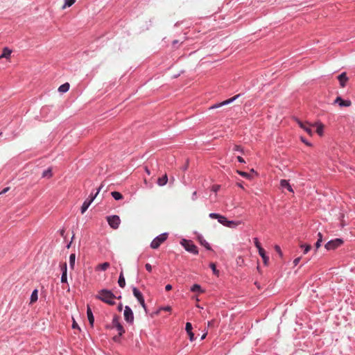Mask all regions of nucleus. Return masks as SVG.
Returning <instances> with one entry per match:
<instances>
[{"label":"nucleus","instance_id":"7","mask_svg":"<svg viewBox=\"0 0 355 355\" xmlns=\"http://www.w3.org/2000/svg\"><path fill=\"white\" fill-rule=\"evenodd\" d=\"M132 294H133L134 297L137 299L138 303L142 306V308L144 309L146 313L148 314V310L147 306L145 303V299H144L143 293L136 286H132Z\"/></svg>","mask_w":355,"mask_h":355},{"label":"nucleus","instance_id":"46","mask_svg":"<svg viewBox=\"0 0 355 355\" xmlns=\"http://www.w3.org/2000/svg\"><path fill=\"white\" fill-rule=\"evenodd\" d=\"M300 260H301V257H297V258H295V259L293 260V266H297V265H298V263H300Z\"/></svg>","mask_w":355,"mask_h":355},{"label":"nucleus","instance_id":"42","mask_svg":"<svg viewBox=\"0 0 355 355\" xmlns=\"http://www.w3.org/2000/svg\"><path fill=\"white\" fill-rule=\"evenodd\" d=\"M237 172L239 175H241L243 178H245L248 179H249L250 178V175L246 172H243V171H238Z\"/></svg>","mask_w":355,"mask_h":355},{"label":"nucleus","instance_id":"54","mask_svg":"<svg viewBox=\"0 0 355 355\" xmlns=\"http://www.w3.org/2000/svg\"><path fill=\"white\" fill-rule=\"evenodd\" d=\"M9 188L7 187V188H5L1 192H0V195L6 193L7 191H8Z\"/></svg>","mask_w":355,"mask_h":355},{"label":"nucleus","instance_id":"48","mask_svg":"<svg viewBox=\"0 0 355 355\" xmlns=\"http://www.w3.org/2000/svg\"><path fill=\"white\" fill-rule=\"evenodd\" d=\"M172 288H173V286H172V285H171V284H166V285L165 286V290H166V291H171V290L172 289Z\"/></svg>","mask_w":355,"mask_h":355},{"label":"nucleus","instance_id":"37","mask_svg":"<svg viewBox=\"0 0 355 355\" xmlns=\"http://www.w3.org/2000/svg\"><path fill=\"white\" fill-rule=\"evenodd\" d=\"M71 328L73 329H78L79 331H81L80 327L79 326V324L77 323L74 318H73Z\"/></svg>","mask_w":355,"mask_h":355},{"label":"nucleus","instance_id":"38","mask_svg":"<svg viewBox=\"0 0 355 355\" xmlns=\"http://www.w3.org/2000/svg\"><path fill=\"white\" fill-rule=\"evenodd\" d=\"M275 250L277 252V253L279 254V256L282 258L283 257V252L279 245H275Z\"/></svg>","mask_w":355,"mask_h":355},{"label":"nucleus","instance_id":"31","mask_svg":"<svg viewBox=\"0 0 355 355\" xmlns=\"http://www.w3.org/2000/svg\"><path fill=\"white\" fill-rule=\"evenodd\" d=\"M69 87H70L69 84L68 83H66L59 87L58 91L60 92H62V93L67 92L69 91Z\"/></svg>","mask_w":355,"mask_h":355},{"label":"nucleus","instance_id":"29","mask_svg":"<svg viewBox=\"0 0 355 355\" xmlns=\"http://www.w3.org/2000/svg\"><path fill=\"white\" fill-rule=\"evenodd\" d=\"M313 126H315L316 127V132L320 136H322V134H323L324 125L321 123H316L315 124H313Z\"/></svg>","mask_w":355,"mask_h":355},{"label":"nucleus","instance_id":"58","mask_svg":"<svg viewBox=\"0 0 355 355\" xmlns=\"http://www.w3.org/2000/svg\"><path fill=\"white\" fill-rule=\"evenodd\" d=\"M213 322H214V320L208 321V326H211Z\"/></svg>","mask_w":355,"mask_h":355},{"label":"nucleus","instance_id":"50","mask_svg":"<svg viewBox=\"0 0 355 355\" xmlns=\"http://www.w3.org/2000/svg\"><path fill=\"white\" fill-rule=\"evenodd\" d=\"M237 159L239 162L241 163H245V160L243 159V158L241 156H238L237 157Z\"/></svg>","mask_w":355,"mask_h":355},{"label":"nucleus","instance_id":"14","mask_svg":"<svg viewBox=\"0 0 355 355\" xmlns=\"http://www.w3.org/2000/svg\"><path fill=\"white\" fill-rule=\"evenodd\" d=\"M297 122L300 127L302 128L304 131H306V132H307L308 135H309L310 136L313 135V131L311 128L313 125H311L307 122L303 123L300 120H297Z\"/></svg>","mask_w":355,"mask_h":355},{"label":"nucleus","instance_id":"51","mask_svg":"<svg viewBox=\"0 0 355 355\" xmlns=\"http://www.w3.org/2000/svg\"><path fill=\"white\" fill-rule=\"evenodd\" d=\"M73 237H74V235H73V236H72V238H71V241L69 243H68L67 244L66 248H67V249H69V248L71 247V243H72V239H73Z\"/></svg>","mask_w":355,"mask_h":355},{"label":"nucleus","instance_id":"3","mask_svg":"<svg viewBox=\"0 0 355 355\" xmlns=\"http://www.w3.org/2000/svg\"><path fill=\"white\" fill-rule=\"evenodd\" d=\"M209 217L211 219H216L220 224L230 228H236L241 223L240 220H229L225 216L216 212L210 213Z\"/></svg>","mask_w":355,"mask_h":355},{"label":"nucleus","instance_id":"25","mask_svg":"<svg viewBox=\"0 0 355 355\" xmlns=\"http://www.w3.org/2000/svg\"><path fill=\"white\" fill-rule=\"evenodd\" d=\"M168 179L167 174L165 173L162 177H160L157 179V183L159 187H163L166 184V183L168 182Z\"/></svg>","mask_w":355,"mask_h":355},{"label":"nucleus","instance_id":"28","mask_svg":"<svg viewBox=\"0 0 355 355\" xmlns=\"http://www.w3.org/2000/svg\"><path fill=\"white\" fill-rule=\"evenodd\" d=\"M300 248L303 250V254H307L311 249V245L308 243H300Z\"/></svg>","mask_w":355,"mask_h":355},{"label":"nucleus","instance_id":"12","mask_svg":"<svg viewBox=\"0 0 355 355\" xmlns=\"http://www.w3.org/2000/svg\"><path fill=\"white\" fill-rule=\"evenodd\" d=\"M194 234L196 235V241L198 242V243L201 246L205 248V249L207 251H213V248H211L210 243L205 239V238L202 234H200L196 231L194 232Z\"/></svg>","mask_w":355,"mask_h":355},{"label":"nucleus","instance_id":"6","mask_svg":"<svg viewBox=\"0 0 355 355\" xmlns=\"http://www.w3.org/2000/svg\"><path fill=\"white\" fill-rule=\"evenodd\" d=\"M180 243L187 252L195 255L198 254V248L193 241L182 238L180 240Z\"/></svg>","mask_w":355,"mask_h":355},{"label":"nucleus","instance_id":"19","mask_svg":"<svg viewBox=\"0 0 355 355\" xmlns=\"http://www.w3.org/2000/svg\"><path fill=\"white\" fill-rule=\"evenodd\" d=\"M259 256L263 260L264 266H268L269 263V257L267 254L266 251L263 248L258 251Z\"/></svg>","mask_w":355,"mask_h":355},{"label":"nucleus","instance_id":"40","mask_svg":"<svg viewBox=\"0 0 355 355\" xmlns=\"http://www.w3.org/2000/svg\"><path fill=\"white\" fill-rule=\"evenodd\" d=\"M123 336H119V334L117 335H115L112 338V340L116 343H121V338Z\"/></svg>","mask_w":355,"mask_h":355},{"label":"nucleus","instance_id":"23","mask_svg":"<svg viewBox=\"0 0 355 355\" xmlns=\"http://www.w3.org/2000/svg\"><path fill=\"white\" fill-rule=\"evenodd\" d=\"M11 53H12V50L11 49H10L8 47H4L3 49L2 54L0 55V59L6 58V59L9 60L10 58Z\"/></svg>","mask_w":355,"mask_h":355},{"label":"nucleus","instance_id":"2","mask_svg":"<svg viewBox=\"0 0 355 355\" xmlns=\"http://www.w3.org/2000/svg\"><path fill=\"white\" fill-rule=\"evenodd\" d=\"M220 205V209L223 211L229 212L233 215L241 214L242 209L239 207L238 201H215Z\"/></svg>","mask_w":355,"mask_h":355},{"label":"nucleus","instance_id":"60","mask_svg":"<svg viewBox=\"0 0 355 355\" xmlns=\"http://www.w3.org/2000/svg\"><path fill=\"white\" fill-rule=\"evenodd\" d=\"M254 284H255V285H257V286L258 288H259V284H257V282H255Z\"/></svg>","mask_w":355,"mask_h":355},{"label":"nucleus","instance_id":"26","mask_svg":"<svg viewBox=\"0 0 355 355\" xmlns=\"http://www.w3.org/2000/svg\"><path fill=\"white\" fill-rule=\"evenodd\" d=\"M93 202L94 201H83L80 207V213L82 214H85Z\"/></svg>","mask_w":355,"mask_h":355},{"label":"nucleus","instance_id":"47","mask_svg":"<svg viewBox=\"0 0 355 355\" xmlns=\"http://www.w3.org/2000/svg\"><path fill=\"white\" fill-rule=\"evenodd\" d=\"M322 242H320L319 241H316V242L315 243V248L316 250L322 245Z\"/></svg>","mask_w":355,"mask_h":355},{"label":"nucleus","instance_id":"32","mask_svg":"<svg viewBox=\"0 0 355 355\" xmlns=\"http://www.w3.org/2000/svg\"><path fill=\"white\" fill-rule=\"evenodd\" d=\"M110 267V263L103 262L98 265V268L101 271H105Z\"/></svg>","mask_w":355,"mask_h":355},{"label":"nucleus","instance_id":"41","mask_svg":"<svg viewBox=\"0 0 355 355\" xmlns=\"http://www.w3.org/2000/svg\"><path fill=\"white\" fill-rule=\"evenodd\" d=\"M189 336V339L191 342H193L196 340L195 334L193 331L187 333Z\"/></svg>","mask_w":355,"mask_h":355},{"label":"nucleus","instance_id":"8","mask_svg":"<svg viewBox=\"0 0 355 355\" xmlns=\"http://www.w3.org/2000/svg\"><path fill=\"white\" fill-rule=\"evenodd\" d=\"M168 233L163 232L157 236H155L150 244V247L152 249L156 250L159 248L162 243H163L168 239Z\"/></svg>","mask_w":355,"mask_h":355},{"label":"nucleus","instance_id":"35","mask_svg":"<svg viewBox=\"0 0 355 355\" xmlns=\"http://www.w3.org/2000/svg\"><path fill=\"white\" fill-rule=\"evenodd\" d=\"M52 176V171L51 168H48L47 170L44 171L42 173L43 178H51Z\"/></svg>","mask_w":355,"mask_h":355},{"label":"nucleus","instance_id":"4","mask_svg":"<svg viewBox=\"0 0 355 355\" xmlns=\"http://www.w3.org/2000/svg\"><path fill=\"white\" fill-rule=\"evenodd\" d=\"M115 295L112 290L108 288H102L98 291V293L96 295V298L102 301L108 305L113 306L116 304L114 300Z\"/></svg>","mask_w":355,"mask_h":355},{"label":"nucleus","instance_id":"52","mask_svg":"<svg viewBox=\"0 0 355 355\" xmlns=\"http://www.w3.org/2000/svg\"><path fill=\"white\" fill-rule=\"evenodd\" d=\"M207 335V331L203 333V334L201 336L200 340H203Z\"/></svg>","mask_w":355,"mask_h":355},{"label":"nucleus","instance_id":"59","mask_svg":"<svg viewBox=\"0 0 355 355\" xmlns=\"http://www.w3.org/2000/svg\"><path fill=\"white\" fill-rule=\"evenodd\" d=\"M178 42V40H174L173 42V44L174 45V44H177Z\"/></svg>","mask_w":355,"mask_h":355},{"label":"nucleus","instance_id":"5","mask_svg":"<svg viewBox=\"0 0 355 355\" xmlns=\"http://www.w3.org/2000/svg\"><path fill=\"white\" fill-rule=\"evenodd\" d=\"M105 328L107 329L115 328L117 330L118 334H119V336H123L125 332V328L120 322V316L116 314L113 315L112 324H106Z\"/></svg>","mask_w":355,"mask_h":355},{"label":"nucleus","instance_id":"16","mask_svg":"<svg viewBox=\"0 0 355 355\" xmlns=\"http://www.w3.org/2000/svg\"><path fill=\"white\" fill-rule=\"evenodd\" d=\"M239 96H240V94H237V95L234 96L232 98H229V99H227L226 101H223L222 103L215 104L213 106H211L210 107V109H216V108L220 107H221L223 105H225L230 104V103H232L234 100H236Z\"/></svg>","mask_w":355,"mask_h":355},{"label":"nucleus","instance_id":"39","mask_svg":"<svg viewBox=\"0 0 355 355\" xmlns=\"http://www.w3.org/2000/svg\"><path fill=\"white\" fill-rule=\"evenodd\" d=\"M75 1L76 0H65V3L63 6V8L71 6L75 3Z\"/></svg>","mask_w":355,"mask_h":355},{"label":"nucleus","instance_id":"49","mask_svg":"<svg viewBox=\"0 0 355 355\" xmlns=\"http://www.w3.org/2000/svg\"><path fill=\"white\" fill-rule=\"evenodd\" d=\"M123 304L121 302L119 303L117 305V310L118 311H121L123 310Z\"/></svg>","mask_w":355,"mask_h":355},{"label":"nucleus","instance_id":"22","mask_svg":"<svg viewBox=\"0 0 355 355\" xmlns=\"http://www.w3.org/2000/svg\"><path fill=\"white\" fill-rule=\"evenodd\" d=\"M38 300V289L35 288L32 291L30 296V304H33L36 302Z\"/></svg>","mask_w":355,"mask_h":355},{"label":"nucleus","instance_id":"34","mask_svg":"<svg viewBox=\"0 0 355 355\" xmlns=\"http://www.w3.org/2000/svg\"><path fill=\"white\" fill-rule=\"evenodd\" d=\"M161 310H164L166 311H171V306H170L168 305L166 306H161L154 313L158 314Z\"/></svg>","mask_w":355,"mask_h":355},{"label":"nucleus","instance_id":"56","mask_svg":"<svg viewBox=\"0 0 355 355\" xmlns=\"http://www.w3.org/2000/svg\"><path fill=\"white\" fill-rule=\"evenodd\" d=\"M121 297H122L121 295H118V296H116V295H115L114 299L121 300Z\"/></svg>","mask_w":355,"mask_h":355},{"label":"nucleus","instance_id":"20","mask_svg":"<svg viewBox=\"0 0 355 355\" xmlns=\"http://www.w3.org/2000/svg\"><path fill=\"white\" fill-rule=\"evenodd\" d=\"M87 320H88L89 324L92 327H93L94 324L95 319H94V315L93 314L92 310L89 306H87Z\"/></svg>","mask_w":355,"mask_h":355},{"label":"nucleus","instance_id":"13","mask_svg":"<svg viewBox=\"0 0 355 355\" xmlns=\"http://www.w3.org/2000/svg\"><path fill=\"white\" fill-rule=\"evenodd\" d=\"M60 268L61 270V278H60V282L63 284H67L68 285V289L67 291H69L70 288L68 284V280H67V264L66 262L61 263L60 264Z\"/></svg>","mask_w":355,"mask_h":355},{"label":"nucleus","instance_id":"36","mask_svg":"<svg viewBox=\"0 0 355 355\" xmlns=\"http://www.w3.org/2000/svg\"><path fill=\"white\" fill-rule=\"evenodd\" d=\"M193 325L190 322H187L185 324V331L187 333L193 331Z\"/></svg>","mask_w":355,"mask_h":355},{"label":"nucleus","instance_id":"57","mask_svg":"<svg viewBox=\"0 0 355 355\" xmlns=\"http://www.w3.org/2000/svg\"><path fill=\"white\" fill-rule=\"evenodd\" d=\"M145 171H146V172L148 175H150V172L149 169H148L147 167H145Z\"/></svg>","mask_w":355,"mask_h":355},{"label":"nucleus","instance_id":"45","mask_svg":"<svg viewBox=\"0 0 355 355\" xmlns=\"http://www.w3.org/2000/svg\"><path fill=\"white\" fill-rule=\"evenodd\" d=\"M145 268L148 272H152V266L150 263H146Z\"/></svg>","mask_w":355,"mask_h":355},{"label":"nucleus","instance_id":"1","mask_svg":"<svg viewBox=\"0 0 355 355\" xmlns=\"http://www.w3.org/2000/svg\"><path fill=\"white\" fill-rule=\"evenodd\" d=\"M96 198L101 199H110V198H113L114 200H121L123 198V196L118 191H110L107 187L101 184L94 196L91 194L90 200H94Z\"/></svg>","mask_w":355,"mask_h":355},{"label":"nucleus","instance_id":"33","mask_svg":"<svg viewBox=\"0 0 355 355\" xmlns=\"http://www.w3.org/2000/svg\"><path fill=\"white\" fill-rule=\"evenodd\" d=\"M253 243L258 251L263 249L262 245H261V243L259 242V240L258 238H257V237L254 238Z\"/></svg>","mask_w":355,"mask_h":355},{"label":"nucleus","instance_id":"24","mask_svg":"<svg viewBox=\"0 0 355 355\" xmlns=\"http://www.w3.org/2000/svg\"><path fill=\"white\" fill-rule=\"evenodd\" d=\"M118 284H119V286L122 288H125V277H124V275H123V272L122 269H121V272H120V274L119 275Z\"/></svg>","mask_w":355,"mask_h":355},{"label":"nucleus","instance_id":"11","mask_svg":"<svg viewBox=\"0 0 355 355\" xmlns=\"http://www.w3.org/2000/svg\"><path fill=\"white\" fill-rule=\"evenodd\" d=\"M123 318L125 321L129 324H132L134 322V313L131 307L128 305L124 306L123 309Z\"/></svg>","mask_w":355,"mask_h":355},{"label":"nucleus","instance_id":"27","mask_svg":"<svg viewBox=\"0 0 355 355\" xmlns=\"http://www.w3.org/2000/svg\"><path fill=\"white\" fill-rule=\"evenodd\" d=\"M76 263V253H71L69 255V268L71 270H73Z\"/></svg>","mask_w":355,"mask_h":355},{"label":"nucleus","instance_id":"10","mask_svg":"<svg viewBox=\"0 0 355 355\" xmlns=\"http://www.w3.org/2000/svg\"><path fill=\"white\" fill-rule=\"evenodd\" d=\"M106 220L109 226L113 230H116L121 223L120 217L118 215H110L106 216Z\"/></svg>","mask_w":355,"mask_h":355},{"label":"nucleus","instance_id":"53","mask_svg":"<svg viewBox=\"0 0 355 355\" xmlns=\"http://www.w3.org/2000/svg\"><path fill=\"white\" fill-rule=\"evenodd\" d=\"M301 140L302 141V142H304L306 145L307 146H311L310 143H309L308 141H306L303 137L301 138Z\"/></svg>","mask_w":355,"mask_h":355},{"label":"nucleus","instance_id":"30","mask_svg":"<svg viewBox=\"0 0 355 355\" xmlns=\"http://www.w3.org/2000/svg\"><path fill=\"white\" fill-rule=\"evenodd\" d=\"M209 268H211L212 272L216 276L218 277L220 275V271L216 268V264L214 262H211L209 265Z\"/></svg>","mask_w":355,"mask_h":355},{"label":"nucleus","instance_id":"15","mask_svg":"<svg viewBox=\"0 0 355 355\" xmlns=\"http://www.w3.org/2000/svg\"><path fill=\"white\" fill-rule=\"evenodd\" d=\"M280 187L284 192H286V191H288L291 193H293L292 186L290 184L288 181L286 180H282L280 181Z\"/></svg>","mask_w":355,"mask_h":355},{"label":"nucleus","instance_id":"18","mask_svg":"<svg viewBox=\"0 0 355 355\" xmlns=\"http://www.w3.org/2000/svg\"><path fill=\"white\" fill-rule=\"evenodd\" d=\"M334 103H338L340 107H349L352 105L351 101L343 100L340 96L336 98Z\"/></svg>","mask_w":355,"mask_h":355},{"label":"nucleus","instance_id":"44","mask_svg":"<svg viewBox=\"0 0 355 355\" xmlns=\"http://www.w3.org/2000/svg\"><path fill=\"white\" fill-rule=\"evenodd\" d=\"M317 241H319L320 242H322V241H323V235L320 232L317 234Z\"/></svg>","mask_w":355,"mask_h":355},{"label":"nucleus","instance_id":"55","mask_svg":"<svg viewBox=\"0 0 355 355\" xmlns=\"http://www.w3.org/2000/svg\"><path fill=\"white\" fill-rule=\"evenodd\" d=\"M220 187L219 186H214L213 187V190L214 191H216L218 189H219Z\"/></svg>","mask_w":355,"mask_h":355},{"label":"nucleus","instance_id":"43","mask_svg":"<svg viewBox=\"0 0 355 355\" xmlns=\"http://www.w3.org/2000/svg\"><path fill=\"white\" fill-rule=\"evenodd\" d=\"M233 150L243 152V148L239 145H234Z\"/></svg>","mask_w":355,"mask_h":355},{"label":"nucleus","instance_id":"21","mask_svg":"<svg viewBox=\"0 0 355 355\" xmlns=\"http://www.w3.org/2000/svg\"><path fill=\"white\" fill-rule=\"evenodd\" d=\"M338 79L340 82V85L341 87H345L347 82L348 81V78L347 77L346 72H343L338 76Z\"/></svg>","mask_w":355,"mask_h":355},{"label":"nucleus","instance_id":"17","mask_svg":"<svg viewBox=\"0 0 355 355\" xmlns=\"http://www.w3.org/2000/svg\"><path fill=\"white\" fill-rule=\"evenodd\" d=\"M189 291L192 293H196L198 294H202L205 292V290L202 288L200 284H193L191 287Z\"/></svg>","mask_w":355,"mask_h":355},{"label":"nucleus","instance_id":"9","mask_svg":"<svg viewBox=\"0 0 355 355\" xmlns=\"http://www.w3.org/2000/svg\"><path fill=\"white\" fill-rule=\"evenodd\" d=\"M344 243V240L342 238H336L329 240L326 244L324 245V248L327 250H334L336 248H339Z\"/></svg>","mask_w":355,"mask_h":355}]
</instances>
